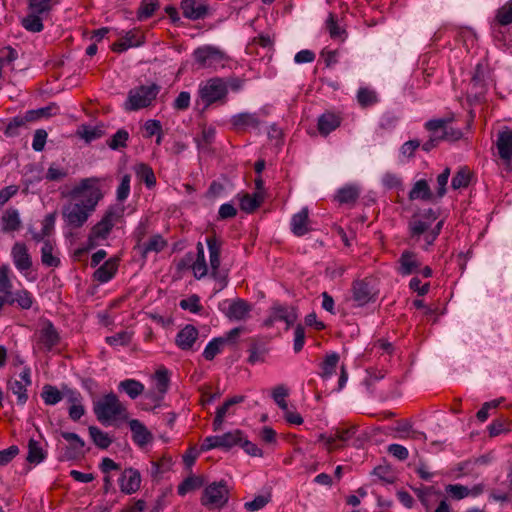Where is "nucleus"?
<instances>
[{
	"mask_svg": "<svg viewBox=\"0 0 512 512\" xmlns=\"http://www.w3.org/2000/svg\"><path fill=\"white\" fill-rule=\"evenodd\" d=\"M98 181L95 177L85 178L71 190L72 201L62 208V217L68 227H82L95 211L98 202L103 198L101 189L97 186Z\"/></svg>",
	"mask_w": 512,
	"mask_h": 512,
	"instance_id": "f257e3e1",
	"label": "nucleus"
},
{
	"mask_svg": "<svg viewBox=\"0 0 512 512\" xmlns=\"http://www.w3.org/2000/svg\"><path fill=\"white\" fill-rule=\"evenodd\" d=\"M94 413L97 420L107 424L112 420L124 416L126 408L114 393H109L94 404Z\"/></svg>",
	"mask_w": 512,
	"mask_h": 512,
	"instance_id": "f03ea898",
	"label": "nucleus"
},
{
	"mask_svg": "<svg viewBox=\"0 0 512 512\" xmlns=\"http://www.w3.org/2000/svg\"><path fill=\"white\" fill-rule=\"evenodd\" d=\"M193 57L199 68H212L214 70L224 68L230 60L223 50L212 45L198 47L194 50Z\"/></svg>",
	"mask_w": 512,
	"mask_h": 512,
	"instance_id": "7ed1b4c3",
	"label": "nucleus"
},
{
	"mask_svg": "<svg viewBox=\"0 0 512 512\" xmlns=\"http://www.w3.org/2000/svg\"><path fill=\"white\" fill-rule=\"evenodd\" d=\"M160 89L161 87L156 83H152L149 86L141 85L131 89L125 102V109L127 111H137L150 106L160 92Z\"/></svg>",
	"mask_w": 512,
	"mask_h": 512,
	"instance_id": "20e7f679",
	"label": "nucleus"
},
{
	"mask_svg": "<svg viewBox=\"0 0 512 512\" xmlns=\"http://www.w3.org/2000/svg\"><path fill=\"white\" fill-rule=\"evenodd\" d=\"M228 90L225 79L213 77L199 88V96L208 107L216 102L225 103Z\"/></svg>",
	"mask_w": 512,
	"mask_h": 512,
	"instance_id": "39448f33",
	"label": "nucleus"
},
{
	"mask_svg": "<svg viewBox=\"0 0 512 512\" xmlns=\"http://www.w3.org/2000/svg\"><path fill=\"white\" fill-rule=\"evenodd\" d=\"M123 218V210L110 207L104 213L102 219L96 223L89 234V241L106 239L113 227Z\"/></svg>",
	"mask_w": 512,
	"mask_h": 512,
	"instance_id": "423d86ee",
	"label": "nucleus"
},
{
	"mask_svg": "<svg viewBox=\"0 0 512 512\" xmlns=\"http://www.w3.org/2000/svg\"><path fill=\"white\" fill-rule=\"evenodd\" d=\"M378 291L372 278L355 280L352 284L353 300L358 306H364L376 300Z\"/></svg>",
	"mask_w": 512,
	"mask_h": 512,
	"instance_id": "0eeeda50",
	"label": "nucleus"
},
{
	"mask_svg": "<svg viewBox=\"0 0 512 512\" xmlns=\"http://www.w3.org/2000/svg\"><path fill=\"white\" fill-rule=\"evenodd\" d=\"M32 384L31 369L24 367L19 374V379L9 380L7 383L8 390L17 396V403L24 405L28 400L27 387Z\"/></svg>",
	"mask_w": 512,
	"mask_h": 512,
	"instance_id": "6e6552de",
	"label": "nucleus"
},
{
	"mask_svg": "<svg viewBox=\"0 0 512 512\" xmlns=\"http://www.w3.org/2000/svg\"><path fill=\"white\" fill-rule=\"evenodd\" d=\"M228 500V490L222 482L206 487L201 502L204 506L220 507Z\"/></svg>",
	"mask_w": 512,
	"mask_h": 512,
	"instance_id": "1a4fd4ad",
	"label": "nucleus"
},
{
	"mask_svg": "<svg viewBox=\"0 0 512 512\" xmlns=\"http://www.w3.org/2000/svg\"><path fill=\"white\" fill-rule=\"evenodd\" d=\"M141 481V474L137 469L125 468L118 479L120 491L126 495L134 494L140 489Z\"/></svg>",
	"mask_w": 512,
	"mask_h": 512,
	"instance_id": "9d476101",
	"label": "nucleus"
},
{
	"mask_svg": "<svg viewBox=\"0 0 512 512\" xmlns=\"http://www.w3.org/2000/svg\"><path fill=\"white\" fill-rule=\"evenodd\" d=\"M60 342V335L51 321H46L38 334V344L45 351H51Z\"/></svg>",
	"mask_w": 512,
	"mask_h": 512,
	"instance_id": "9b49d317",
	"label": "nucleus"
},
{
	"mask_svg": "<svg viewBox=\"0 0 512 512\" xmlns=\"http://www.w3.org/2000/svg\"><path fill=\"white\" fill-rule=\"evenodd\" d=\"M11 257L17 270L26 272L32 267V258L26 244L16 242L11 249Z\"/></svg>",
	"mask_w": 512,
	"mask_h": 512,
	"instance_id": "f8f14e48",
	"label": "nucleus"
},
{
	"mask_svg": "<svg viewBox=\"0 0 512 512\" xmlns=\"http://www.w3.org/2000/svg\"><path fill=\"white\" fill-rule=\"evenodd\" d=\"M496 146L500 158L512 168V130L505 128L497 135Z\"/></svg>",
	"mask_w": 512,
	"mask_h": 512,
	"instance_id": "ddd939ff",
	"label": "nucleus"
},
{
	"mask_svg": "<svg viewBox=\"0 0 512 512\" xmlns=\"http://www.w3.org/2000/svg\"><path fill=\"white\" fill-rule=\"evenodd\" d=\"M397 263V272L402 276H408L417 273L421 267V262L419 261L417 255L409 250L402 252Z\"/></svg>",
	"mask_w": 512,
	"mask_h": 512,
	"instance_id": "4468645a",
	"label": "nucleus"
},
{
	"mask_svg": "<svg viewBox=\"0 0 512 512\" xmlns=\"http://www.w3.org/2000/svg\"><path fill=\"white\" fill-rule=\"evenodd\" d=\"M206 243L209 251L211 275L213 278H217L218 268L220 267L222 240L213 234L206 238Z\"/></svg>",
	"mask_w": 512,
	"mask_h": 512,
	"instance_id": "2eb2a0df",
	"label": "nucleus"
},
{
	"mask_svg": "<svg viewBox=\"0 0 512 512\" xmlns=\"http://www.w3.org/2000/svg\"><path fill=\"white\" fill-rule=\"evenodd\" d=\"M61 436L69 442L65 452L67 460L77 459L84 455L85 442L79 435L73 432H61Z\"/></svg>",
	"mask_w": 512,
	"mask_h": 512,
	"instance_id": "dca6fc26",
	"label": "nucleus"
},
{
	"mask_svg": "<svg viewBox=\"0 0 512 512\" xmlns=\"http://www.w3.org/2000/svg\"><path fill=\"white\" fill-rule=\"evenodd\" d=\"M4 300H6V304L8 305H17L21 309H30L33 305V296L26 289H19L17 291H10L4 295Z\"/></svg>",
	"mask_w": 512,
	"mask_h": 512,
	"instance_id": "f3484780",
	"label": "nucleus"
},
{
	"mask_svg": "<svg viewBox=\"0 0 512 512\" xmlns=\"http://www.w3.org/2000/svg\"><path fill=\"white\" fill-rule=\"evenodd\" d=\"M251 310V304L243 299L238 298L229 304L226 316L232 320L242 321L249 317Z\"/></svg>",
	"mask_w": 512,
	"mask_h": 512,
	"instance_id": "a211bd4d",
	"label": "nucleus"
},
{
	"mask_svg": "<svg viewBox=\"0 0 512 512\" xmlns=\"http://www.w3.org/2000/svg\"><path fill=\"white\" fill-rule=\"evenodd\" d=\"M198 338V330L193 325H186L176 335V345L182 350H190Z\"/></svg>",
	"mask_w": 512,
	"mask_h": 512,
	"instance_id": "6ab92c4d",
	"label": "nucleus"
},
{
	"mask_svg": "<svg viewBox=\"0 0 512 512\" xmlns=\"http://www.w3.org/2000/svg\"><path fill=\"white\" fill-rule=\"evenodd\" d=\"M291 230L294 235L300 237L310 231L309 228V210L304 207L298 213L294 214L291 219Z\"/></svg>",
	"mask_w": 512,
	"mask_h": 512,
	"instance_id": "aec40b11",
	"label": "nucleus"
},
{
	"mask_svg": "<svg viewBox=\"0 0 512 512\" xmlns=\"http://www.w3.org/2000/svg\"><path fill=\"white\" fill-rule=\"evenodd\" d=\"M129 426L132 432L133 441L140 447H144L152 440V434L148 431L145 425L137 419L129 421Z\"/></svg>",
	"mask_w": 512,
	"mask_h": 512,
	"instance_id": "412c9836",
	"label": "nucleus"
},
{
	"mask_svg": "<svg viewBox=\"0 0 512 512\" xmlns=\"http://www.w3.org/2000/svg\"><path fill=\"white\" fill-rule=\"evenodd\" d=\"M118 270V258H110L105 261L95 272L94 279L100 283L110 281Z\"/></svg>",
	"mask_w": 512,
	"mask_h": 512,
	"instance_id": "4be33fe9",
	"label": "nucleus"
},
{
	"mask_svg": "<svg viewBox=\"0 0 512 512\" xmlns=\"http://www.w3.org/2000/svg\"><path fill=\"white\" fill-rule=\"evenodd\" d=\"M181 9L183 15L192 20L202 19L207 14V7L196 0H182Z\"/></svg>",
	"mask_w": 512,
	"mask_h": 512,
	"instance_id": "5701e85b",
	"label": "nucleus"
},
{
	"mask_svg": "<svg viewBox=\"0 0 512 512\" xmlns=\"http://www.w3.org/2000/svg\"><path fill=\"white\" fill-rule=\"evenodd\" d=\"M341 118L332 112L323 113L318 119V131L321 135L327 136L340 126Z\"/></svg>",
	"mask_w": 512,
	"mask_h": 512,
	"instance_id": "b1692460",
	"label": "nucleus"
},
{
	"mask_svg": "<svg viewBox=\"0 0 512 512\" xmlns=\"http://www.w3.org/2000/svg\"><path fill=\"white\" fill-rule=\"evenodd\" d=\"M271 313L273 314V319L284 321L287 324V328L293 325L297 320L296 310L292 306L275 304L271 308Z\"/></svg>",
	"mask_w": 512,
	"mask_h": 512,
	"instance_id": "393cba45",
	"label": "nucleus"
},
{
	"mask_svg": "<svg viewBox=\"0 0 512 512\" xmlns=\"http://www.w3.org/2000/svg\"><path fill=\"white\" fill-rule=\"evenodd\" d=\"M2 231L5 233L18 231L21 228V219L18 210L14 208L7 209L2 217Z\"/></svg>",
	"mask_w": 512,
	"mask_h": 512,
	"instance_id": "a878e982",
	"label": "nucleus"
},
{
	"mask_svg": "<svg viewBox=\"0 0 512 512\" xmlns=\"http://www.w3.org/2000/svg\"><path fill=\"white\" fill-rule=\"evenodd\" d=\"M408 198L411 201L418 199L423 201H431L433 199V193L428 182L425 179L416 181L408 194Z\"/></svg>",
	"mask_w": 512,
	"mask_h": 512,
	"instance_id": "bb28decb",
	"label": "nucleus"
},
{
	"mask_svg": "<svg viewBox=\"0 0 512 512\" xmlns=\"http://www.w3.org/2000/svg\"><path fill=\"white\" fill-rule=\"evenodd\" d=\"M155 381H156V389L159 393V395H156L155 393H152L149 395V397L153 401H160L163 397V395L167 392L170 379H169V372L166 368L158 369L155 372Z\"/></svg>",
	"mask_w": 512,
	"mask_h": 512,
	"instance_id": "cd10ccee",
	"label": "nucleus"
},
{
	"mask_svg": "<svg viewBox=\"0 0 512 512\" xmlns=\"http://www.w3.org/2000/svg\"><path fill=\"white\" fill-rule=\"evenodd\" d=\"M430 228L431 224L417 214H414L408 223L410 238L415 241H419L420 236L430 230Z\"/></svg>",
	"mask_w": 512,
	"mask_h": 512,
	"instance_id": "c85d7f7f",
	"label": "nucleus"
},
{
	"mask_svg": "<svg viewBox=\"0 0 512 512\" xmlns=\"http://www.w3.org/2000/svg\"><path fill=\"white\" fill-rule=\"evenodd\" d=\"M142 36L134 31H129L126 33V36L115 42L112 45V50L114 52H123L126 51L130 47H137L140 46L143 43Z\"/></svg>",
	"mask_w": 512,
	"mask_h": 512,
	"instance_id": "c756f323",
	"label": "nucleus"
},
{
	"mask_svg": "<svg viewBox=\"0 0 512 512\" xmlns=\"http://www.w3.org/2000/svg\"><path fill=\"white\" fill-rule=\"evenodd\" d=\"M248 352H249V357L247 359L248 363L251 365H255L256 363L265 362L266 356L268 354V348L262 342L253 341L250 344Z\"/></svg>",
	"mask_w": 512,
	"mask_h": 512,
	"instance_id": "7c9ffc66",
	"label": "nucleus"
},
{
	"mask_svg": "<svg viewBox=\"0 0 512 512\" xmlns=\"http://www.w3.org/2000/svg\"><path fill=\"white\" fill-rule=\"evenodd\" d=\"M118 390L125 392L131 399H136L144 392V385L135 379H125L118 384Z\"/></svg>",
	"mask_w": 512,
	"mask_h": 512,
	"instance_id": "2f4dec72",
	"label": "nucleus"
},
{
	"mask_svg": "<svg viewBox=\"0 0 512 512\" xmlns=\"http://www.w3.org/2000/svg\"><path fill=\"white\" fill-rule=\"evenodd\" d=\"M167 246V241L160 234L153 235L147 242H144L140 248L143 257H146L148 253L161 252Z\"/></svg>",
	"mask_w": 512,
	"mask_h": 512,
	"instance_id": "473e14b6",
	"label": "nucleus"
},
{
	"mask_svg": "<svg viewBox=\"0 0 512 512\" xmlns=\"http://www.w3.org/2000/svg\"><path fill=\"white\" fill-rule=\"evenodd\" d=\"M232 123L236 128H257L259 119L255 113H239L232 118Z\"/></svg>",
	"mask_w": 512,
	"mask_h": 512,
	"instance_id": "72a5a7b5",
	"label": "nucleus"
},
{
	"mask_svg": "<svg viewBox=\"0 0 512 512\" xmlns=\"http://www.w3.org/2000/svg\"><path fill=\"white\" fill-rule=\"evenodd\" d=\"M54 245L46 239L41 248V262L46 267H58L61 263L60 259L53 255Z\"/></svg>",
	"mask_w": 512,
	"mask_h": 512,
	"instance_id": "f704fd0d",
	"label": "nucleus"
},
{
	"mask_svg": "<svg viewBox=\"0 0 512 512\" xmlns=\"http://www.w3.org/2000/svg\"><path fill=\"white\" fill-rule=\"evenodd\" d=\"M451 121L450 118L443 119H433L429 120L425 127L428 131L431 132V138H436V143H440L442 140H445L444 132L442 128H445V123H449Z\"/></svg>",
	"mask_w": 512,
	"mask_h": 512,
	"instance_id": "c9c22d12",
	"label": "nucleus"
},
{
	"mask_svg": "<svg viewBox=\"0 0 512 512\" xmlns=\"http://www.w3.org/2000/svg\"><path fill=\"white\" fill-rule=\"evenodd\" d=\"M360 190L355 185H347L338 190L336 199L341 204H353L357 201Z\"/></svg>",
	"mask_w": 512,
	"mask_h": 512,
	"instance_id": "e433bc0d",
	"label": "nucleus"
},
{
	"mask_svg": "<svg viewBox=\"0 0 512 512\" xmlns=\"http://www.w3.org/2000/svg\"><path fill=\"white\" fill-rule=\"evenodd\" d=\"M137 177L145 183L148 188H152L156 184V177L152 168L145 164L139 163L135 166Z\"/></svg>",
	"mask_w": 512,
	"mask_h": 512,
	"instance_id": "4c0bfd02",
	"label": "nucleus"
},
{
	"mask_svg": "<svg viewBox=\"0 0 512 512\" xmlns=\"http://www.w3.org/2000/svg\"><path fill=\"white\" fill-rule=\"evenodd\" d=\"M46 457L40 443L35 439H30L28 442V454L26 460L31 464H39Z\"/></svg>",
	"mask_w": 512,
	"mask_h": 512,
	"instance_id": "58836bf2",
	"label": "nucleus"
},
{
	"mask_svg": "<svg viewBox=\"0 0 512 512\" xmlns=\"http://www.w3.org/2000/svg\"><path fill=\"white\" fill-rule=\"evenodd\" d=\"M89 435L94 444L100 449H107L112 443V439L107 433L103 432L96 426H90L88 428Z\"/></svg>",
	"mask_w": 512,
	"mask_h": 512,
	"instance_id": "ea45409f",
	"label": "nucleus"
},
{
	"mask_svg": "<svg viewBox=\"0 0 512 512\" xmlns=\"http://www.w3.org/2000/svg\"><path fill=\"white\" fill-rule=\"evenodd\" d=\"M160 7L158 0H142L137 10V19L139 21L146 20L154 14Z\"/></svg>",
	"mask_w": 512,
	"mask_h": 512,
	"instance_id": "a19ab883",
	"label": "nucleus"
},
{
	"mask_svg": "<svg viewBox=\"0 0 512 512\" xmlns=\"http://www.w3.org/2000/svg\"><path fill=\"white\" fill-rule=\"evenodd\" d=\"M29 122H31V121H30V119H28V116L26 113L23 116H16L8 122L4 133L8 137L17 136V135H19L20 128L26 127L27 123H29Z\"/></svg>",
	"mask_w": 512,
	"mask_h": 512,
	"instance_id": "79ce46f5",
	"label": "nucleus"
},
{
	"mask_svg": "<svg viewBox=\"0 0 512 512\" xmlns=\"http://www.w3.org/2000/svg\"><path fill=\"white\" fill-rule=\"evenodd\" d=\"M226 343L227 340L223 337L214 338L205 347L203 357L208 361L213 360L215 356L222 351V348Z\"/></svg>",
	"mask_w": 512,
	"mask_h": 512,
	"instance_id": "37998d69",
	"label": "nucleus"
},
{
	"mask_svg": "<svg viewBox=\"0 0 512 512\" xmlns=\"http://www.w3.org/2000/svg\"><path fill=\"white\" fill-rule=\"evenodd\" d=\"M326 28L332 39L344 41L346 38V31L338 25L336 16L333 13H330L328 16Z\"/></svg>",
	"mask_w": 512,
	"mask_h": 512,
	"instance_id": "c03bdc74",
	"label": "nucleus"
},
{
	"mask_svg": "<svg viewBox=\"0 0 512 512\" xmlns=\"http://www.w3.org/2000/svg\"><path fill=\"white\" fill-rule=\"evenodd\" d=\"M77 133L81 138L85 139L86 142H91L101 138L105 132L103 126L92 127L88 125H82Z\"/></svg>",
	"mask_w": 512,
	"mask_h": 512,
	"instance_id": "a18cd8bd",
	"label": "nucleus"
},
{
	"mask_svg": "<svg viewBox=\"0 0 512 512\" xmlns=\"http://www.w3.org/2000/svg\"><path fill=\"white\" fill-rule=\"evenodd\" d=\"M242 435L243 433L240 430H234L223 435H219L221 448L230 449L235 445H240Z\"/></svg>",
	"mask_w": 512,
	"mask_h": 512,
	"instance_id": "49530a36",
	"label": "nucleus"
},
{
	"mask_svg": "<svg viewBox=\"0 0 512 512\" xmlns=\"http://www.w3.org/2000/svg\"><path fill=\"white\" fill-rule=\"evenodd\" d=\"M495 22L500 26L512 24V0L508 1L497 10Z\"/></svg>",
	"mask_w": 512,
	"mask_h": 512,
	"instance_id": "de8ad7c7",
	"label": "nucleus"
},
{
	"mask_svg": "<svg viewBox=\"0 0 512 512\" xmlns=\"http://www.w3.org/2000/svg\"><path fill=\"white\" fill-rule=\"evenodd\" d=\"M41 397L45 404L55 405L62 400L63 395L55 386L47 384L43 387Z\"/></svg>",
	"mask_w": 512,
	"mask_h": 512,
	"instance_id": "09e8293b",
	"label": "nucleus"
},
{
	"mask_svg": "<svg viewBox=\"0 0 512 512\" xmlns=\"http://www.w3.org/2000/svg\"><path fill=\"white\" fill-rule=\"evenodd\" d=\"M58 107L52 103L46 107H42L36 110H29L26 112L28 119L31 122L36 121L40 118H49L57 113Z\"/></svg>",
	"mask_w": 512,
	"mask_h": 512,
	"instance_id": "8fccbe9b",
	"label": "nucleus"
},
{
	"mask_svg": "<svg viewBox=\"0 0 512 512\" xmlns=\"http://www.w3.org/2000/svg\"><path fill=\"white\" fill-rule=\"evenodd\" d=\"M357 100L361 107L367 108L378 102V97L375 91L368 88H360L357 92Z\"/></svg>",
	"mask_w": 512,
	"mask_h": 512,
	"instance_id": "3c124183",
	"label": "nucleus"
},
{
	"mask_svg": "<svg viewBox=\"0 0 512 512\" xmlns=\"http://www.w3.org/2000/svg\"><path fill=\"white\" fill-rule=\"evenodd\" d=\"M129 133L125 129H119L108 141L107 145L112 150H118L127 146Z\"/></svg>",
	"mask_w": 512,
	"mask_h": 512,
	"instance_id": "603ef678",
	"label": "nucleus"
},
{
	"mask_svg": "<svg viewBox=\"0 0 512 512\" xmlns=\"http://www.w3.org/2000/svg\"><path fill=\"white\" fill-rule=\"evenodd\" d=\"M261 201L262 198L257 194H245L240 199V208L247 213H252L260 206Z\"/></svg>",
	"mask_w": 512,
	"mask_h": 512,
	"instance_id": "864d4df0",
	"label": "nucleus"
},
{
	"mask_svg": "<svg viewBox=\"0 0 512 512\" xmlns=\"http://www.w3.org/2000/svg\"><path fill=\"white\" fill-rule=\"evenodd\" d=\"M511 422L507 418H498L492 421L488 426L489 435L495 437L501 433L508 432L511 430Z\"/></svg>",
	"mask_w": 512,
	"mask_h": 512,
	"instance_id": "5fc2aeb1",
	"label": "nucleus"
},
{
	"mask_svg": "<svg viewBox=\"0 0 512 512\" xmlns=\"http://www.w3.org/2000/svg\"><path fill=\"white\" fill-rule=\"evenodd\" d=\"M471 173L466 167L461 168L452 178L451 186L454 190L466 188L470 183Z\"/></svg>",
	"mask_w": 512,
	"mask_h": 512,
	"instance_id": "6e6d98bb",
	"label": "nucleus"
},
{
	"mask_svg": "<svg viewBox=\"0 0 512 512\" xmlns=\"http://www.w3.org/2000/svg\"><path fill=\"white\" fill-rule=\"evenodd\" d=\"M23 27L30 32H40L43 30L42 19L39 14L32 12L21 21Z\"/></svg>",
	"mask_w": 512,
	"mask_h": 512,
	"instance_id": "4d7b16f0",
	"label": "nucleus"
},
{
	"mask_svg": "<svg viewBox=\"0 0 512 512\" xmlns=\"http://www.w3.org/2000/svg\"><path fill=\"white\" fill-rule=\"evenodd\" d=\"M338 362H339L338 354L332 353V354L328 355L321 364V367H322L321 377H323V378L330 377L335 372Z\"/></svg>",
	"mask_w": 512,
	"mask_h": 512,
	"instance_id": "13d9d810",
	"label": "nucleus"
},
{
	"mask_svg": "<svg viewBox=\"0 0 512 512\" xmlns=\"http://www.w3.org/2000/svg\"><path fill=\"white\" fill-rule=\"evenodd\" d=\"M484 78H485L484 70L482 69V67L480 65H477V67L475 69V73L471 79V86H472V89L475 90L476 94L484 93L485 87H486Z\"/></svg>",
	"mask_w": 512,
	"mask_h": 512,
	"instance_id": "bf43d9fd",
	"label": "nucleus"
},
{
	"mask_svg": "<svg viewBox=\"0 0 512 512\" xmlns=\"http://www.w3.org/2000/svg\"><path fill=\"white\" fill-rule=\"evenodd\" d=\"M10 268L7 265L0 266V294L2 296L12 291L13 284L9 277Z\"/></svg>",
	"mask_w": 512,
	"mask_h": 512,
	"instance_id": "052dcab7",
	"label": "nucleus"
},
{
	"mask_svg": "<svg viewBox=\"0 0 512 512\" xmlns=\"http://www.w3.org/2000/svg\"><path fill=\"white\" fill-rule=\"evenodd\" d=\"M179 306L184 310H189L192 313H199L202 311L203 306L200 304V298L198 295L193 294L186 299H182Z\"/></svg>",
	"mask_w": 512,
	"mask_h": 512,
	"instance_id": "680f3d73",
	"label": "nucleus"
},
{
	"mask_svg": "<svg viewBox=\"0 0 512 512\" xmlns=\"http://www.w3.org/2000/svg\"><path fill=\"white\" fill-rule=\"evenodd\" d=\"M287 396L288 389L284 385H278L273 389V400L283 412L288 408V404L285 400Z\"/></svg>",
	"mask_w": 512,
	"mask_h": 512,
	"instance_id": "e2e57ef3",
	"label": "nucleus"
},
{
	"mask_svg": "<svg viewBox=\"0 0 512 512\" xmlns=\"http://www.w3.org/2000/svg\"><path fill=\"white\" fill-rule=\"evenodd\" d=\"M202 484L203 482L199 477H188L178 486V494L183 496L189 491L200 488Z\"/></svg>",
	"mask_w": 512,
	"mask_h": 512,
	"instance_id": "0e129e2a",
	"label": "nucleus"
},
{
	"mask_svg": "<svg viewBox=\"0 0 512 512\" xmlns=\"http://www.w3.org/2000/svg\"><path fill=\"white\" fill-rule=\"evenodd\" d=\"M271 501V495H258L252 501L246 502L244 507L246 510L255 512L264 508Z\"/></svg>",
	"mask_w": 512,
	"mask_h": 512,
	"instance_id": "69168bd1",
	"label": "nucleus"
},
{
	"mask_svg": "<svg viewBox=\"0 0 512 512\" xmlns=\"http://www.w3.org/2000/svg\"><path fill=\"white\" fill-rule=\"evenodd\" d=\"M130 181L131 176L129 174H125L121 178V182L117 188V200L120 202L125 201L130 193Z\"/></svg>",
	"mask_w": 512,
	"mask_h": 512,
	"instance_id": "338daca9",
	"label": "nucleus"
},
{
	"mask_svg": "<svg viewBox=\"0 0 512 512\" xmlns=\"http://www.w3.org/2000/svg\"><path fill=\"white\" fill-rule=\"evenodd\" d=\"M68 176V171L63 168L56 167L54 164L50 165L45 175L48 181H60Z\"/></svg>",
	"mask_w": 512,
	"mask_h": 512,
	"instance_id": "774afa93",
	"label": "nucleus"
}]
</instances>
